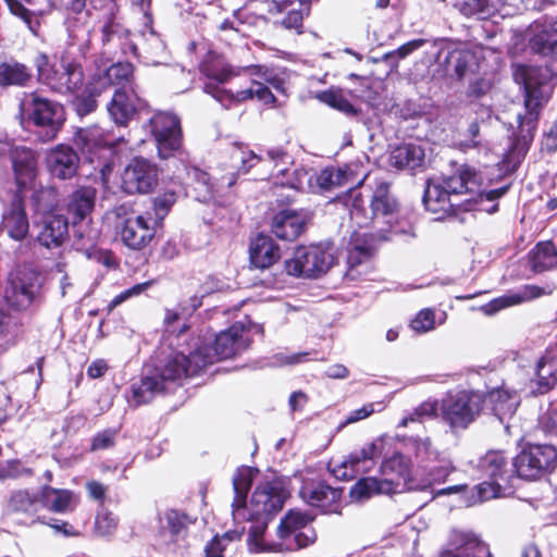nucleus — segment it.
<instances>
[{"label":"nucleus","mask_w":557,"mask_h":557,"mask_svg":"<svg viewBox=\"0 0 557 557\" xmlns=\"http://www.w3.org/2000/svg\"><path fill=\"white\" fill-rule=\"evenodd\" d=\"M350 220L359 227L350 237L348 263L350 271L370 259L375 243L388 239L386 233H398L394 222L396 220L398 203L391 195L388 184L379 183L371 199V218L366 214L364 201L359 194L349 197Z\"/></svg>","instance_id":"1"},{"label":"nucleus","mask_w":557,"mask_h":557,"mask_svg":"<svg viewBox=\"0 0 557 557\" xmlns=\"http://www.w3.org/2000/svg\"><path fill=\"white\" fill-rule=\"evenodd\" d=\"M252 469L248 467L237 469L233 478L235 497L232 504V515L236 523L270 518L283 508L286 492L280 480L260 483L253 491L249 503L245 496L251 485Z\"/></svg>","instance_id":"2"},{"label":"nucleus","mask_w":557,"mask_h":557,"mask_svg":"<svg viewBox=\"0 0 557 557\" xmlns=\"http://www.w3.org/2000/svg\"><path fill=\"white\" fill-rule=\"evenodd\" d=\"M311 517L299 511H289L280 522L275 539L265 536L268 519L252 520L248 530L247 547L252 554L286 553L305 548L317 540L314 530L308 524Z\"/></svg>","instance_id":"3"},{"label":"nucleus","mask_w":557,"mask_h":557,"mask_svg":"<svg viewBox=\"0 0 557 557\" xmlns=\"http://www.w3.org/2000/svg\"><path fill=\"white\" fill-rule=\"evenodd\" d=\"M515 79L524 88L525 113L518 114V141L528 146L533 140L540 110L552 95L555 75L548 66L520 65Z\"/></svg>","instance_id":"4"},{"label":"nucleus","mask_w":557,"mask_h":557,"mask_svg":"<svg viewBox=\"0 0 557 557\" xmlns=\"http://www.w3.org/2000/svg\"><path fill=\"white\" fill-rule=\"evenodd\" d=\"M382 478L360 479L351 488V495L357 498H368L373 495H393L412 491L411 460L400 453L385 458L381 465Z\"/></svg>","instance_id":"5"},{"label":"nucleus","mask_w":557,"mask_h":557,"mask_svg":"<svg viewBox=\"0 0 557 557\" xmlns=\"http://www.w3.org/2000/svg\"><path fill=\"white\" fill-rule=\"evenodd\" d=\"M251 76V86L247 89L233 92L222 89L212 83L205 85V91L212 95L220 103L227 107L232 102H243L257 98L263 104H274L276 99L269 86L275 90H283V79L273 70L263 65H250L244 69Z\"/></svg>","instance_id":"6"},{"label":"nucleus","mask_w":557,"mask_h":557,"mask_svg":"<svg viewBox=\"0 0 557 557\" xmlns=\"http://www.w3.org/2000/svg\"><path fill=\"white\" fill-rule=\"evenodd\" d=\"M35 65L40 79L55 92L76 95L84 86V74L79 63L61 58L59 62L50 63L45 53L35 59Z\"/></svg>","instance_id":"7"},{"label":"nucleus","mask_w":557,"mask_h":557,"mask_svg":"<svg viewBox=\"0 0 557 557\" xmlns=\"http://www.w3.org/2000/svg\"><path fill=\"white\" fill-rule=\"evenodd\" d=\"M20 111L23 120L40 129L45 141L54 139L65 121L64 109L60 103L40 97L36 92L24 97Z\"/></svg>","instance_id":"8"},{"label":"nucleus","mask_w":557,"mask_h":557,"mask_svg":"<svg viewBox=\"0 0 557 557\" xmlns=\"http://www.w3.org/2000/svg\"><path fill=\"white\" fill-rule=\"evenodd\" d=\"M186 348L171 351L162 363L153 371L160 382L166 386L170 382H180L184 377L199 374L205 370V361L199 360L202 347L193 342L186 344Z\"/></svg>","instance_id":"9"},{"label":"nucleus","mask_w":557,"mask_h":557,"mask_svg":"<svg viewBox=\"0 0 557 557\" xmlns=\"http://www.w3.org/2000/svg\"><path fill=\"white\" fill-rule=\"evenodd\" d=\"M207 337L193 338V346L196 344L202 347L199 360L205 361V369L222 359H228L246 349L248 346V336L246 330L240 323L233 324L228 330L220 332L214 337V346H207Z\"/></svg>","instance_id":"10"},{"label":"nucleus","mask_w":557,"mask_h":557,"mask_svg":"<svg viewBox=\"0 0 557 557\" xmlns=\"http://www.w3.org/2000/svg\"><path fill=\"white\" fill-rule=\"evenodd\" d=\"M333 262L330 249L321 245L300 246L285 261V270L292 276L317 277L325 273Z\"/></svg>","instance_id":"11"},{"label":"nucleus","mask_w":557,"mask_h":557,"mask_svg":"<svg viewBox=\"0 0 557 557\" xmlns=\"http://www.w3.org/2000/svg\"><path fill=\"white\" fill-rule=\"evenodd\" d=\"M41 286V277L37 272L18 270L10 275L5 288V301L13 310H28L40 301Z\"/></svg>","instance_id":"12"},{"label":"nucleus","mask_w":557,"mask_h":557,"mask_svg":"<svg viewBox=\"0 0 557 557\" xmlns=\"http://www.w3.org/2000/svg\"><path fill=\"white\" fill-rule=\"evenodd\" d=\"M483 401L479 393L468 391L449 393L442 400L443 419L453 429H466L479 417Z\"/></svg>","instance_id":"13"},{"label":"nucleus","mask_w":557,"mask_h":557,"mask_svg":"<svg viewBox=\"0 0 557 557\" xmlns=\"http://www.w3.org/2000/svg\"><path fill=\"white\" fill-rule=\"evenodd\" d=\"M557 465V451L552 445H527L512 459L517 475L525 480H535L550 472Z\"/></svg>","instance_id":"14"},{"label":"nucleus","mask_w":557,"mask_h":557,"mask_svg":"<svg viewBox=\"0 0 557 557\" xmlns=\"http://www.w3.org/2000/svg\"><path fill=\"white\" fill-rule=\"evenodd\" d=\"M383 443V438H376L342 460H332L329 465L331 472L337 479L351 480L358 474L370 471L374 466V459L382 453Z\"/></svg>","instance_id":"15"},{"label":"nucleus","mask_w":557,"mask_h":557,"mask_svg":"<svg viewBox=\"0 0 557 557\" xmlns=\"http://www.w3.org/2000/svg\"><path fill=\"white\" fill-rule=\"evenodd\" d=\"M149 125L161 158L166 159L181 148V120L176 114L166 111L157 112L150 117Z\"/></svg>","instance_id":"16"},{"label":"nucleus","mask_w":557,"mask_h":557,"mask_svg":"<svg viewBox=\"0 0 557 557\" xmlns=\"http://www.w3.org/2000/svg\"><path fill=\"white\" fill-rule=\"evenodd\" d=\"M157 222L150 213L129 215L120 226L122 242L131 249L140 250L156 235Z\"/></svg>","instance_id":"17"},{"label":"nucleus","mask_w":557,"mask_h":557,"mask_svg":"<svg viewBox=\"0 0 557 557\" xmlns=\"http://www.w3.org/2000/svg\"><path fill=\"white\" fill-rule=\"evenodd\" d=\"M193 521L177 510H166L159 517L158 544L168 550L174 552L180 542L185 539L187 527Z\"/></svg>","instance_id":"18"},{"label":"nucleus","mask_w":557,"mask_h":557,"mask_svg":"<svg viewBox=\"0 0 557 557\" xmlns=\"http://www.w3.org/2000/svg\"><path fill=\"white\" fill-rule=\"evenodd\" d=\"M157 183V170L147 160L134 158L122 175V188L127 194H145Z\"/></svg>","instance_id":"19"},{"label":"nucleus","mask_w":557,"mask_h":557,"mask_svg":"<svg viewBox=\"0 0 557 557\" xmlns=\"http://www.w3.org/2000/svg\"><path fill=\"white\" fill-rule=\"evenodd\" d=\"M0 156L10 158L20 186H26L34 181L37 174V159L34 151L24 146L0 143Z\"/></svg>","instance_id":"20"},{"label":"nucleus","mask_w":557,"mask_h":557,"mask_svg":"<svg viewBox=\"0 0 557 557\" xmlns=\"http://www.w3.org/2000/svg\"><path fill=\"white\" fill-rule=\"evenodd\" d=\"M441 557H491L488 546L474 533L453 531Z\"/></svg>","instance_id":"21"},{"label":"nucleus","mask_w":557,"mask_h":557,"mask_svg":"<svg viewBox=\"0 0 557 557\" xmlns=\"http://www.w3.org/2000/svg\"><path fill=\"white\" fill-rule=\"evenodd\" d=\"M554 290L553 287L543 288L536 285H524L517 290H511L503 296H499L482 307L485 314H494L499 310L520 305L541 297L542 295H549Z\"/></svg>","instance_id":"22"},{"label":"nucleus","mask_w":557,"mask_h":557,"mask_svg":"<svg viewBox=\"0 0 557 557\" xmlns=\"http://www.w3.org/2000/svg\"><path fill=\"white\" fill-rule=\"evenodd\" d=\"M46 162L53 176L67 180L77 173L79 158L70 146L58 145L48 152Z\"/></svg>","instance_id":"23"},{"label":"nucleus","mask_w":557,"mask_h":557,"mask_svg":"<svg viewBox=\"0 0 557 557\" xmlns=\"http://www.w3.org/2000/svg\"><path fill=\"white\" fill-rule=\"evenodd\" d=\"M29 223L20 195H14L11 205L2 215L0 231L14 240H22L28 233Z\"/></svg>","instance_id":"24"},{"label":"nucleus","mask_w":557,"mask_h":557,"mask_svg":"<svg viewBox=\"0 0 557 557\" xmlns=\"http://www.w3.org/2000/svg\"><path fill=\"white\" fill-rule=\"evenodd\" d=\"M451 195L445 189V185L440 180H429L424 190L423 203L428 211L435 215L436 220H442L454 212L456 206Z\"/></svg>","instance_id":"25"},{"label":"nucleus","mask_w":557,"mask_h":557,"mask_svg":"<svg viewBox=\"0 0 557 557\" xmlns=\"http://www.w3.org/2000/svg\"><path fill=\"white\" fill-rule=\"evenodd\" d=\"M139 106V98L134 90L116 89L108 103V112L111 120L121 126H126L134 117Z\"/></svg>","instance_id":"26"},{"label":"nucleus","mask_w":557,"mask_h":557,"mask_svg":"<svg viewBox=\"0 0 557 557\" xmlns=\"http://www.w3.org/2000/svg\"><path fill=\"white\" fill-rule=\"evenodd\" d=\"M299 494L308 505L330 510L333 504L339 500L342 491L323 481H306Z\"/></svg>","instance_id":"27"},{"label":"nucleus","mask_w":557,"mask_h":557,"mask_svg":"<svg viewBox=\"0 0 557 557\" xmlns=\"http://www.w3.org/2000/svg\"><path fill=\"white\" fill-rule=\"evenodd\" d=\"M440 182L451 196L474 195L479 191L481 177L473 168L461 165L456 173L443 177Z\"/></svg>","instance_id":"28"},{"label":"nucleus","mask_w":557,"mask_h":557,"mask_svg":"<svg viewBox=\"0 0 557 557\" xmlns=\"http://www.w3.org/2000/svg\"><path fill=\"white\" fill-rule=\"evenodd\" d=\"M69 222L62 214H48L42 220L37 235L40 245L48 249L60 247L67 237Z\"/></svg>","instance_id":"29"},{"label":"nucleus","mask_w":557,"mask_h":557,"mask_svg":"<svg viewBox=\"0 0 557 557\" xmlns=\"http://www.w3.org/2000/svg\"><path fill=\"white\" fill-rule=\"evenodd\" d=\"M76 145L90 162L100 158V152L115 145L101 128L90 127L79 129L76 134Z\"/></svg>","instance_id":"30"},{"label":"nucleus","mask_w":557,"mask_h":557,"mask_svg":"<svg viewBox=\"0 0 557 557\" xmlns=\"http://www.w3.org/2000/svg\"><path fill=\"white\" fill-rule=\"evenodd\" d=\"M530 47L543 55L557 54V27L553 23L536 21L530 26Z\"/></svg>","instance_id":"31"},{"label":"nucleus","mask_w":557,"mask_h":557,"mask_svg":"<svg viewBox=\"0 0 557 557\" xmlns=\"http://www.w3.org/2000/svg\"><path fill=\"white\" fill-rule=\"evenodd\" d=\"M41 507L57 513L73 511L78 504V496L70 490L49 485L40 490Z\"/></svg>","instance_id":"32"},{"label":"nucleus","mask_w":557,"mask_h":557,"mask_svg":"<svg viewBox=\"0 0 557 557\" xmlns=\"http://www.w3.org/2000/svg\"><path fill=\"white\" fill-rule=\"evenodd\" d=\"M250 262L253 267L265 269L280 258V248L270 236L259 234L250 243Z\"/></svg>","instance_id":"33"},{"label":"nucleus","mask_w":557,"mask_h":557,"mask_svg":"<svg viewBox=\"0 0 557 557\" xmlns=\"http://www.w3.org/2000/svg\"><path fill=\"white\" fill-rule=\"evenodd\" d=\"M425 152L418 144H403L394 148L389 156V164L396 169H418L424 165Z\"/></svg>","instance_id":"34"},{"label":"nucleus","mask_w":557,"mask_h":557,"mask_svg":"<svg viewBox=\"0 0 557 557\" xmlns=\"http://www.w3.org/2000/svg\"><path fill=\"white\" fill-rule=\"evenodd\" d=\"M539 389L544 393L557 384V343L548 347L536 363Z\"/></svg>","instance_id":"35"},{"label":"nucleus","mask_w":557,"mask_h":557,"mask_svg":"<svg viewBox=\"0 0 557 557\" xmlns=\"http://www.w3.org/2000/svg\"><path fill=\"white\" fill-rule=\"evenodd\" d=\"M304 227L305 222L299 214L285 210L275 215L272 232L280 239L294 240L302 233Z\"/></svg>","instance_id":"36"},{"label":"nucleus","mask_w":557,"mask_h":557,"mask_svg":"<svg viewBox=\"0 0 557 557\" xmlns=\"http://www.w3.org/2000/svg\"><path fill=\"white\" fill-rule=\"evenodd\" d=\"M96 190L91 187H81L72 193L67 202V213L72 223L86 220L95 206Z\"/></svg>","instance_id":"37"},{"label":"nucleus","mask_w":557,"mask_h":557,"mask_svg":"<svg viewBox=\"0 0 557 557\" xmlns=\"http://www.w3.org/2000/svg\"><path fill=\"white\" fill-rule=\"evenodd\" d=\"M486 400L492 405L494 414L502 423L511 418L519 406L518 395L504 388H496L490 392Z\"/></svg>","instance_id":"38"},{"label":"nucleus","mask_w":557,"mask_h":557,"mask_svg":"<svg viewBox=\"0 0 557 557\" xmlns=\"http://www.w3.org/2000/svg\"><path fill=\"white\" fill-rule=\"evenodd\" d=\"M165 389L166 386L160 382L154 373L145 374L139 383H134L132 385V396L128 399V403L134 407L148 404L158 393Z\"/></svg>","instance_id":"39"},{"label":"nucleus","mask_w":557,"mask_h":557,"mask_svg":"<svg viewBox=\"0 0 557 557\" xmlns=\"http://www.w3.org/2000/svg\"><path fill=\"white\" fill-rule=\"evenodd\" d=\"M453 471V466L449 462H445L430 469L428 472H418L414 474L411 488L416 492H428L431 495L435 491L434 486L444 483Z\"/></svg>","instance_id":"40"},{"label":"nucleus","mask_w":557,"mask_h":557,"mask_svg":"<svg viewBox=\"0 0 557 557\" xmlns=\"http://www.w3.org/2000/svg\"><path fill=\"white\" fill-rule=\"evenodd\" d=\"M447 73L453 72L457 78L461 79L478 69V60L474 53L467 49H455L448 52L446 59Z\"/></svg>","instance_id":"41"},{"label":"nucleus","mask_w":557,"mask_h":557,"mask_svg":"<svg viewBox=\"0 0 557 557\" xmlns=\"http://www.w3.org/2000/svg\"><path fill=\"white\" fill-rule=\"evenodd\" d=\"M457 7L466 16L485 20L500 13L505 3L503 0H459Z\"/></svg>","instance_id":"42"},{"label":"nucleus","mask_w":557,"mask_h":557,"mask_svg":"<svg viewBox=\"0 0 557 557\" xmlns=\"http://www.w3.org/2000/svg\"><path fill=\"white\" fill-rule=\"evenodd\" d=\"M8 508L15 513L34 517L41 508L40 491L35 494L26 490H20L12 493Z\"/></svg>","instance_id":"43"},{"label":"nucleus","mask_w":557,"mask_h":557,"mask_svg":"<svg viewBox=\"0 0 557 557\" xmlns=\"http://www.w3.org/2000/svg\"><path fill=\"white\" fill-rule=\"evenodd\" d=\"M482 473L491 480H506L508 476V463L504 454L498 450L486 453L479 462Z\"/></svg>","instance_id":"44"},{"label":"nucleus","mask_w":557,"mask_h":557,"mask_svg":"<svg viewBox=\"0 0 557 557\" xmlns=\"http://www.w3.org/2000/svg\"><path fill=\"white\" fill-rule=\"evenodd\" d=\"M533 271L543 272L557 267V250L550 242L540 243L530 252Z\"/></svg>","instance_id":"45"},{"label":"nucleus","mask_w":557,"mask_h":557,"mask_svg":"<svg viewBox=\"0 0 557 557\" xmlns=\"http://www.w3.org/2000/svg\"><path fill=\"white\" fill-rule=\"evenodd\" d=\"M32 77L29 70L22 63L4 62L0 63V85L1 86H24Z\"/></svg>","instance_id":"46"},{"label":"nucleus","mask_w":557,"mask_h":557,"mask_svg":"<svg viewBox=\"0 0 557 557\" xmlns=\"http://www.w3.org/2000/svg\"><path fill=\"white\" fill-rule=\"evenodd\" d=\"M72 226L73 235L82 249L92 248L100 237L99 228L94 225L89 216L86 220H77L76 223H72Z\"/></svg>","instance_id":"47"},{"label":"nucleus","mask_w":557,"mask_h":557,"mask_svg":"<svg viewBox=\"0 0 557 557\" xmlns=\"http://www.w3.org/2000/svg\"><path fill=\"white\" fill-rule=\"evenodd\" d=\"M232 166L243 172H248L255 164L262 161L263 158L243 145L234 144L231 151Z\"/></svg>","instance_id":"48"},{"label":"nucleus","mask_w":557,"mask_h":557,"mask_svg":"<svg viewBox=\"0 0 557 557\" xmlns=\"http://www.w3.org/2000/svg\"><path fill=\"white\" fill-rule=\"evenodd\" d=\"M315 98L321 102L336 109L347 115H355L357 110L349 102V100L343 95L341 90H325L320 91L315 95Z\"/></svg>","instance_id":"49"},{"label":"nucleus","mask_w":557,"mask_h":557,"mask_svg":"<svg viewBox=\"0 0 557 557\" xmlns=\"http://www.w3.org/2000/svg\"><path fill=\"white\" fill-rule=\"evenodd\" d=\"M243 530L227 531L222 535H215L205 547L206 557H224L223 553L228 543L240 539Z\"/></svg>","instance_id":"50"},{"label":"nucleus","mask_w":557,"mask_h":557,"mask_svg":"<svg viewBox=\"0 0 557 557\" xmlns=\"http://www.w3.org/2000/svg\"><path fill=\"white\" fill-rule=\"evenodd\" d=\"M346 180L347 168H326L317 175V184L321 189L341 186Z\"/></svg>","instance_id":"51"},{"label":"nucleus","mask_w":557,"mask_h":557,"mask_svg":"<svg viewBox=\"0 0 557 557\" xmlns=\"http://www.w3.org/2000/svg\"><path fill=\"white\" fill-rule=\"evenodd\" d=\"M201 72L210 79L223 84L228 82L233 76H237L238 73L234 72L233 69L220 61L214 64L203 63L201 65Z\"/></svg>","instance_id":"52"},{"label":"nucleus","mask_w":557,"mask_h":557,"mask_svg":"<svg viewBox=\"0 0 557 557\" xmlns=\"http://www.w3.org/2000/svg\"><path fill=\"white\" fill-rule=\"evenodd\" d=\"M407 445L420 461L433 460L437 457V453L432 447L429 437H410Z\"/></svg>","instance_id":"53"},{"label":"nucleus","mask_w":557,"mask_h":557,"mask_svg":"<svg viewBox=\"0 0 557 557\" xmlns=\"http://www.w3.org/2000/svg\"><path fill=\"white\" fill-rule=\"evenodd\" d=\"M133 73L132 66L128 63H117L111 65L102 72V83L120 85L127 82Z\"/></svg>","instance_id":"54"},{"label":"nucleus","mask_w":557,"mask_h":557,"mask_svg":"<svg viewBox=\"0 0 557 557\" xmlns=\"http://www.w3.org/2000/svg\"><path fill=\"white\" fill-rule=\"evenodd\" d=\"M189 178H194L196 181V186L193 187L195 191L198 189L203 191L196 195V199L206 202L209 201L213 197V190L212 187L208 184V174L201 172L198 169H191L187 173Z\"/></svg>","instance_id":"55"},{"label":"nucleus","mask_w":557,"mask_h":557,"mask_svg":"<svg viewBox=\"0 0 557 557\" xmlns=\"http://www.w3.org/2000/svg\"><path fill=\"white\" fill-rule=\"evenodd\" d=\"M411 329L419 334L428 333L435 329V313L432 309L420 310L410 322Z\"/></svg>","instance_id":"56"},{"label":"nucleus","mask_w":557,"mask_h":557,"mask_svg":"<svg viewBox=\"0 0 557 557\" xmlns=\"http://www.w3.org/2000/svg\"><path fill=\"white\" fill-rule=\"evenodd\" d=\"M176 201V196L174 191H166L153 200V211H154V218L156 222H160L164 219V216L168 214L171 207Z\"/></svg>","instance_id":"57"},{"label":"nucleus","mask_w":557,"mask_h":557,"mask_svg":"<svg viewBox=\"0 0 557 557\" xmlns=\"http://www.w3.org/2000/svg\"><path fill=\"white\" fill-rule=\"evenodd\" d=\"M116 525L117 521L111 512L102 509L97 513L95 529L100 536L110 535L115 530Z\"/></svg>","instance_id":"58"},{"label":"nucleus","mask_w":557,"mask_h":557,"mask_svg":"<svg viewBox=\"0 0 557 557\" xmlns=\"http://www.w3.org/2000/svg\"><path fill=\"white\" fill-rule=\"evenodd\" d=\"M312 177H313V175L310 174L307 170L297 169V170H294L293 177H288L286 181L280 182V184L289 186L290 188H294V189L304 190L306 188L312 187V184H311Z\"/></svg>","instance_id":"59"},{"label":"nucleus","mask_w":557,"mask_h":557,"mask_svg":"<svg viewBox=\"0 0 557 557\" xmlns=\"http://www.w3.org/2000/svg\"><path fill=\"white\" fill-rule=\"evenodd\" d=\"M86 4V0H74L71 4V12L77 14V17H69L67 18V29L70 33V36L73 38H79V34L76 32V23L83 22L87 17V13L84 12V8Z\"/></svg>","instance_id":"60"},{"label":"nucleus","mask_w":557,"mask_h":557,"mask_svg":"<svg viewBox=\"0 0 557 557\" xmlns=\"http://www.w3.org/2000/svg\"><path fill=\"white\" fill-rule=\"evenodd\" d=\"M480 502H486L500 495L502 486L497 480L484 481L476 486Z\"/></svg>","instance_id":"61"},{"label":"nucleus","mask_w":557,"mask_h":557,"mask_svg":"<svg viewBox=\"0 0 557 557\" xmlns=\"http://www.w3.org/2000/svg\"><path fill=\"white\" fill-rule=\"evenodd\" d=\"M116 436L115 430H104L95 435L91 443V450L107 449L114 444Z\"/></svg>","instance_id":"62"},{"label":"nucleus","mask_w":557,"mask_h":557,"mask_svg":"<svg viewBox=\"0 0 557 557\" xmlns=\"http://www.w3.org/2000/svg\"><path fill=\"white\" fill-rule=\"evenodd\" d=\"M79 91H82V96L78 92L76 94V110L81 115L88 114L96 108V96L90 95V91H86L85 88H82Z\"/></svg>","instance_id":"63"},{"label":"nucleus","mask_w":557,"mask_h":557,"mask_svg":"<svg viewBox=\"0 0 557 557\" xmlns=\"http://www.w3.org/2000/svg\"><path fill=\"white\" fill-rule=\"evenodd\" d=\"M436 411V405L433 403H423L421 404L412 414H409L407 417H404L398 426L406 428L409 422L416 421L418 418L424 417V416H433Z\"/></svg>","instance_id":"64"}]
</instances>
